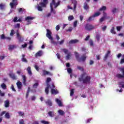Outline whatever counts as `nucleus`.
<instances>
[{"mask_svg":"<svg viewBox=\"0 0 124 124\" xmlns=\"http://www.w3.org/2000/svg\"><path fill=\"white\" fill-rule=\"evenodd\" d=\"M79 82H83V84H90L91 82V77L88 76L86 73H83L78 78Z\"/></svg>","mask_w":124,"mask_h":124,"instance_id":"f257e3e1","label":"nucleus"},{"mask_svg":"<svg viewBox=\"0 0 124 124\" xmlns=\"http://www.w3.org/2000/svg\"><path fill=\"white\" fill-rule=\"evenodd\" d=\"M46 36L49 39V40H50L51 44H53V45H57L58 43L54 41V39L53 38V37H52V32L48 29H46Z\"/></svg>","mask_w":124,"mask_h":124,"instance_id":"f03ea898","label":"nucleus"},{"mask_svg":"<svg viewBox=\"0 0 124 124\" xmlns=\"http://www.w3.org/2000/svg\"><path fill=\"white\" fill-rule=\"evenodd\" d=\"M75 57L77 61L80 62H85L86 60H87V57H86V55H83L81 58H80V54L78 53L77 52H75Z\"/></svg>","mask_w":124,"mask_h":124,"instance_id":"7ed1b4c3","label":"nucleus"},{"mask_svg":"<svg viewBox=\"0 0 124 124\" xmlns=\"http://www.w3.org/2000/svg\"><path fill=\"white\" fill-rule=\"evenodd\" d=\"M61 4V1H58L56 3V0H52V2L50 3V7H53V5L54 6V8H57V6H59Z\"/></svg>","mask_w":124,"mask_h":124,"instance_id":"20e7f679","label":"nucleus"},{"mask_svg":"<svg viewBox=\"0 0 124 124\" xmlns=\"http://www.w3.org/2000/svg\"><path fill=\"white\" fill-rule=\"evenodd\" d=\"M120 71L122 72L123 75L121 74H117L116 76V77L118 79H123V78H124V67L121 68Z\"/></svg>","mask_w":124,"mask_h":124,"instance_id":"39448f33","label":"nucleus"},{"mask_svg":"<svg viewBox=\"0 0 124 124\" xmlns=\"http://www.w3.org/2000/svg\"><path fill=\"white\" fill-rule=\"evenodd\" d=\"M16 38H17L19 42H23L24 41V38L19 33V30L16 31Z\"/></svg>","mask_w":124,"mask_h":124,"instance_id":"423d86ee","label":"nucleus"},{"mask_svg":"<svg viewBox=\"0 0 124 124\" xmlns=\"http://www.w3.org/2000/svg\"><path fill=\"white\" fill-rule=\"evenodd\" d=\"M93 29H94V26L91 24H87L85 25V30H86V31H93Z\"/></svg>","mask_w":124,"mask_h":124,"instance_id":"0eeeda50","label":"nucleus"},{"mask_svg":"<svg viewBox=\"0 0 124 124\" xmlns=\"http://www.w3.org/2000/svg\"><path fill=\"white\" fill-rule=\"evenodd\" d=\"M11 8H14V6L18 5V0H12V2L10 3Z\"/></svg>","mask_w":124,"mask_h":124,"instance_id":"6e6552de","label":"nucleus"},{"mask_svg":"<svg viewBox=\"0 0 124 124\" xmlns=\"http://www.w3.org/2000/svg\"><path fill=\"white\" fill-rule=\"evenodd\" d=\"M47 4L48 0H43V2H41L39 3V5H40L42 7L44 8L46 7Z\"/></svg>","mask_w":124,"mask_h":124,"instance_id":"1a4fd4ad","label":"nucleus"},{"mask_svg":"<svg viewBox=\"0 0 124 124\" xmlns=\"http://www.w3.org/2000/svg\"><path fill=\"white\" fill-rule=\"evenodd\" d=\"M46 75L52 76V73H51L50 72H48L47 71H46L45 70H43L42 76H46Z\"/></svg>","mask_w":124,"mask_h":124,"instance_id":"9d476101","label":"nucleus"},{"mask_svg":"<svg viewBox=\"0 0 124 124\" xmlns=\"http://www.w3.org/2000/svg\"><path fill=\"white\" fill-rule=\"evenodd\" d=\"M33 19H34V17H32V16H27L25 20L26 21H27L28 24L30 25L31 24V21L30 20H33Z\"/></svg>","mask_w":124,"mask_h":124,"instance_id":"9b49d317","label":"nucleus"},{"mask_svg":"<svg viewBox=\"0 0 124 124\" xmlns=\"http://www.w3.org/2000/svg\"><path fill=\"white\" fill-rule=\"evenodd\" d=\"M46 104L47 105V106H53V103L52 102V101L50 99H47L46 101L45 102Z\"/></svg>","mask_w":124,"mask_h":124,"instance_id":"f8f14e48","label":"nucleus"},{"mask_svg":"<svg viewBox=\"0 0 124 124\" xmlns=\"http://www.w3.org/2000/svg\"><path fill=\"white\" fill-rule=\"evenodd\" d=\"M83 8L85 10H89L90 9V6L87 4V2L84 3Z\"/></svg>","mask_w":124,"mask_h":124,"instance_id":"ddd939ff","label":"nucleus"},{"mask_svg":"<svg viewBox=\"0 0 124 124\" xmlns=\"http://www.w3.org/2000/svg\"><path fill=\"white\" fill-rule=\"evenodd\" d=\"M111 54V51L108 50L107 52V53L106 54L105 57H104V61H107V59H108V57H109V55Z\"/></svg>","mask_w":124,"mask_h":124,"instance_id":"4468645a","label":"nucleus"},{"mask_svg":"<svg viewBox=\"0 0 124 124\" xmlns=\"http://www.w3.org/2000/svg\"><path fill=\"white\" fill-rule=\"evenodd\" d=\"M51 94L56 95V94H58V93H59V91H58V89H51Z\"/></svg>","mask_w":124,"mask_h":124,"instance_id":"2eb2a0df","label":"nucleus"},{"mask_svg":"<svg viewBox=\"0 0 124 124\" xmlns=\"http://www.w3.org/2000/svg\"><path fill=\"white\" fill-rule=\"evenodd\" d=\"M78 42H79V40H71L69 42V44H75L76 43H78Z\"/></svg>","mask_w":124,"mask_h":124,"instance_id":"dca6fc26","label":"nucleus"},{"mask_svg":"<svg viewBox=\"0 0 124 124\" xmlns=\"http://www.w3.org/2000/svg\"><path fill=\"white\" fill-rule=\"evenodd\" d=\"M21 61L23 62H28V60L26 59V55H22Z\"/></svg>","mask_w":124,"mask_h":124,"instance_id":"f3484780","label":"nucleus"},{"mask_svg":"<svg viewBox=\"0 0 124 124\" xmlns=\"http://www.w3.org/2000/svg\"><path fill=\"white\" fill-rule=\"evenodd\" d=\"M46 87L45 88V91L46 94H49V89L50 88V84H47Z\"/></svg>","mask_w":124,"mask_h":124,"instance_id":"a211bd4d","label":"nucleus"},{"mask_svg":"<svg viewBox=\"0 0 124 124\" xmlns=\"http://www.w3.org/2000/svg\"><path fill=\"white\" fill-rule=\"evenodd\" d=\"M6 5L3 3H0V10H4L5 9Z\"/></svg>","mask_w":124,"mask_h":124,"instance_id":"6ab92c4d","label":"nucleus"},{"mask_svg":"<svg viewBox=\"0 0 124 124\" xmlns=\"http://www.w3.org/2000/svg\"><path fill=\"white\" fill-rule=\"evenodd\" d=\"M22 83L23 84H24V85H27V77H26V76L25 75H23L22 76Z\"/></svg>","mask_w":124,"mask_h":124,"instance_id":"aec40b11","label":"nucleus"},{"mask_svg":"<svg viewBox=\"0 0 124 124\" xmlns=\"http://www.w3.org/2000/svg\"><path fill=\"white\" fill-rule=\"evenodd\" d=\"M4 106L6 108L9 107V100H6L4 101Z\"/></svg>","mask_w":124,"mask_h":124,"instance_id":"412c9836","label":"nucleus"},{"mask_svg":"<svg viewBox=\"0 0 124 124\" xmlns=\"http://www.w3.org/2000/svg\"><path fill=\"white\" fill-rule=\"evenodd\" d=\"M16 86L18 89V90H21L22 89V82L20 81H18L16 83Z\"/></svg>","mask_w":124,"mask_h":124,"instance_id":"4be33fe9","label":"nucleus"},{"mask_svg":"<svg viewBox=\"0 0 124 124\" xmlns=\"http://www.w3.org/2000/svg\"><path fill=\"white\" fill-rule=\"evenodd\" d=\"M56 102L58 104L59 106L62 107V101L60 100L59 99H56L55 100Z\"/></svg>","mask_w":124,"mask_h":124,"instance_id":"5701e85b","label":"nucleus"},{"mask_svg":"<svg viewBox=\"0 0 124 124\" xmlns=\"http://www.w3.org/2000/svg\"><path fill=\"white\" fill-rule=\"evenodd\" d=\"M27 72H28L29 75H30V76H31V75H32V73L31 72V68L30 66H29L27 68Z\"/></svg>","mask_w":124,"mask_h":124,"instance_id":"b1692460","label":"nucleus"},{"mask_svg":"<svg viewBox=\"0 0 124 124\" xmlns=\"http://www.w3.org/2000/svg\"><path fill=\"white\" fill-rule=\"evenodd\" d=\"M36 57H41L42 56V51H39L35 54Z\"/></svg>","mask_w":124,"mask_h":124,"instance_id":"393cba45","label":"nucleus"},{"mask_svg":"<svg viewBox=\"0 0 124 124\" xmlns=\"http://www.w3.org/2000/svg\"><path fill=\"white\" fill-rule=\"evenodd\" d=\"M107 9L106 6H103L101 8L99 9V11H105Z\"/></svg>","mask_w":124,"mask_h":124,"instance_id":"a878e982","label":"nucleus"},{"mask_svg":"<svg viewBox=\"0 0 124 124\" xmlns=\"http://www.w3.org/2000/svg\"><path fill=\"white\" fill-rule=\"evenodd\" d=\"M110 32L111 33H112V34H116V32L115 31V27H112L111 29L110 30Z\"/></svg>","mask_w":124,"mask_h":124,"instance_id":"bb28decb","label":"nucleus"},{"mask_svg":"<svg viewBox=\"0 0 124 124\" xmlns=\"http://www.w3.org/2000/svg\"><path fill=\"white\" fill-rule=\"evenodd\" d=\"M9 76L12 78V79H13V80H15V79H16V77L14 74H10Z\"/></svg>","mask_w":124,"mask_h":124,"instance_id":"cd10ccee","label":"nucleus"},{"mask_svg":"<svg viewBox=\"0 0 124 124\" xmlns=\"http://www.w3.org/2000/svg\"><path fill=\"white\" fill-rule=\"evenodd\" d=\"M48 114L49 117H51V118L54 117V116H55V114H54L53 111H49L48 112Z\"/></svg>","mask_w":124,"mask_h":124,"instance_id":"c85d7f7f","label":"nucleus"},{"mask_svg":"<svg viewBox=\"0 0 124 124\" xmlns=\"http://www.w3.org/2000/svg\"><path fill=\"white\" fill-rule=\"evenodd\" d=\"M94 17L93 16H92L89 17V18L87 19V22H91V21H93V20H94Z\"/></svg>","mask_w":124,"mask_h":124,"instance_id":"c756f323","label":"nucleus"},{"mask_svg":"<svg viewBox=\"0 0 124 124\" xmlns=\"http://www.w3.org/2000/svg\"><path fill=\"white\" fill-rule=\"evenodd\" d=\"M101 13L99 12L95 13L93 15V16L94 17V18L95 17H98V16H99L100 15Z\"/></svg>","mask_w":124,"mask_h":124,"instance_id":"7c9ffc66","label":"nucleus"},{"mask_svg":"<svg viewBox=\"0 0 124 124\" xmlns=\"http://www.w3.org/2000/svg\"><path fill=\"white\" fill-rule=\"evenodd\" d=\"M58 113L61 115V116H63L64 114V111H62V109H59L58 110Z\"/></svg>","mask_w":124,"mask_h":124,"instance_id":"2f4dec72","label":"nucleus"},{"mask_svg":"<svg viewBox=\"0 0 124 124\" xmlns=\"http://www.w3.org/2000/svg\"><path fill=\"white\" fill-rule=\"evenodd\" d=\"M30 90H31V88L30 87L28 88V90L26 93V98H28L29 97V94L30 93Z\"/></svg>","mask_w":124,"mask_h":124,"instance_id":"473e14b6","label":"nucleus"},{"mask_svg":"<svg viewBox=\"0 0 124 124\" xmlns=\"http://www.w3.org/2000/svg\"><path fill=\"white\" fill-rule=\"evenodd\" d=\"M77 68H78V70H80V71L84 72V68H83L80 66H77Z\"/></svg>","mask_w":124,"mask_h":124,"instance_id":"72a5a7b5","label":"nucleus"},{"mask_svg":"<svg viewBox=\"0 0 124 124\" xmlns=\"http://www.w3.org/2000/svg\"><path fill=\"white\" fill-rule=\"evenodd\" d=\"M18 11L19 13H22L25 11V9H23L22 8H18Z\"/></svg>","mask_w":124,"mask_h":124,"instance_id":"f704fd0d","label":"nucleus"},{"mask_svg":"<svg viewBox=\"0 0 124 124\" xmlns=\"http://www.w3.org/2000/svg\"><path fill=\"white\" fill-rule=\"evenodd\" d=\"M5 117L6 119H10V115L9 114V113L7 112L5 115Z\"/></svg>","mask_w":124,"mask_h":124,"instance_id":"c9c22d12","label":"nucleus"},{"mask_svg":"<svg viewBox=\"0 0 124 124\" xmlns=\"http://www.w3.org/2000/svg\"><path fill=\"white\" fill-rule=\"evenodd\" d=\"M49 82H51V78H46V86H48V85H49Z\"/></svg>","mask_w":124,"mask_h":124,"instance_id":"e433bc0d","label":"nucleus"},{"mask_svg":"<svg viewBox=\"0 0 124 124\" xmlns=\"http://www.w3.org/2000/svg\"><path fill=\"white\" fill-rule=\"evenodd\" d=\"M123 29V26H117L116 27V30L117 31H120L121 30Z\"/></svg>","mask_w":124,"mask_h":124,"instance_id":"4c0bfd02","label":"nucleus"},{"mask_svg":"<svg viewBox=\"0 0 124 124\" xmlns=\"http://www.w3.org/2000/svg\"><path fill=\"white\" fill-rule=\"evenodd\" d=\"M43 7H41V5H39V6L38 4L37 9L38 11H42L43 10V9H42Z\"/></svg>","mask_w":124,"mask_h":124,"instance_id":"58836bf2","label":"nucleus"},{"mask_svg":"<svg viewBox=\"0 0 124 124\" xmlns=\"http://www.w3.org/2000/svg\"><path fill=\"white\" fill-rule=\"evenodd\" d=\"M68 19L69 21H72V20H74V17L73 16H68Z\"/></svg>","mask_w":124,"mask_h":124,"instance_id":"ea45409f","label":"nucleus"},{"mask_svg":"<svg viewBox=\"0 0 124 124\" xmlns=\"http://www.w3.org/2000/svg\"><path fill=\"white\" fill-rule=\"evenodd\" d=\"M50 12L51 13H53V14H56V11L54 10V8L50 7Z\"/></svg>","mask_w":124,"mask_h":124,"instance_id":"a19ab883","label":"nucleus"},{"mask_svg":"<svg viewBox=\"0 0 124 124\" xmlns=\"http://www.w3.org/2000/svg\"><path fill=\"white\" fill-rule=\"evenodd\" d=\"M41 123L42 124H50V123H49V122L48 121H45V120H42L41 121Z\"/></svg>","mask_w":124,"mask_h":124,"instance_id":"79ce46f5","label":"nucleus"},{"mask_svg":"<svg viewBox=\"0 0 124 124\" xmlns=\"http://www.w3.org/2000/svg\"><path fill=\"white\" fill-rule=\"evenodd\" d=\"M15 48V46L14 45H10L9 46V50H13Z\"/></svg>","mask_w":124,"mask_h":124,"instance_id":"37998d69","label":"nucleus"},{"mask_svg":"<svg viewBox=\"0 0 124 124\" xmlns=\"http://www.w3.org/2000/svg\"><path fill=\"white\" fill-rule=\"evenodd\" d=\"M1 87L2 89H3V90H6V85H5V84H4V83H2L1 85Z\"/></svg>","mask_w":124,"mask_h":124,"instance_id":"c03bdc74","label":"nucleus"},{"mask_svg":"<svg viewBox=\"0 0 124 124\" xmlns=\"http://www.w3.org/2000/svg\"><path fill=\"white\" fill-rule=\"evenodd\" d=\"M74 94V89H71V91H70V96H73Z\"/></svg>","mask_w":124,"mask_h":124,"instance_id":"a18cd8bd","label":"nucleus"},{"mask_svg":"<svg viewBox=\"0 0 124 124\" xmlns=\"http://www.w3.org/2000/svg\"><path fill=\"white\" fill-rule=\"evenodd\" d=\"M96 39H97V41H99V39H100V36L99 35V34H97L96 35Z\"/></svg>","mask_w":124,"mask_h":124,"instance_id":"49530a36","label":"nucleus"},{"mask_svg":"<svg viewBox=\"0 0 124 124\" xmlns=\"http://www.w3.org/2000/svg\"><path fill=\"white\" fill-rule=\"evenodd\" d=\"M67 72L68 73H69L70 74H71V73H72V69L70 68H68L67 69Z\"/></svg>","mask_w":124,"mask_h":124,"instance_id":"de8ad7c7","label":"nucleus"},{"mask_svg":"<svg viewBox=\"0 0 124 124\" xmlns=\"http://www.w3.org/2000/svg\"><path fill=\"white\" fill-rule=\"evenodd\" d=\"M119 85H120V86H122V88H124V81L119 82Z\"/></svg>","mask_w":124,"mask_h":124,"instance_id":"09e8293b","label":"nucleus"},{"mask_svg":"<svg viewBox=\"0 0 124 124\" xmlns=\"http://www.w3.org/2000/svg\"><path fill=\"white\" fill-rule=\"evenodd\" d=\"M105 20V17L102 16L101 18H100L99 22L100 23H102V22H103V21H104Z\"/></svg>","mask_w":124,"mask_h":124,"instance_id":"8fccbe9b","label":"nucleus"},{"mask_svg":"<svg viewBox=\"0 0 124 124\" xmlns=\"http://www.w3.org/2000/svg\"><path fill=\"white\" fill-rule=\"evenodd\" d=\"M14 23H16V22H18V17L17 16H16L14 17L13 19Z\"/></svg>","mask_w":124,"mask_h":124,"instance_id":"3c124183","label":"nucleus"},{"mask_svg":"<svg viewBox=\"0 0 124 124\" xmlns=\"http://www.w3.org/2000/svg\"><path fill=\"white\" fill-rule=\"evenodd\" d=\"M18 114L19 115V116H20V117H23V116H24V112H22V111H18Z\"/></svg>","mask_w":124,"mask_h":124,"instance_id":"603ef678","label":"nucleus"},{"mask_svg":"<svg viewBox=\"0 0 124 124\" xmlns=\"http://www.w3.org/2000/svg\"><path fill=\"white\" fill-rule=\"evenodd\" d=\"M37 87H38V83H35L33 85V88H35V89H36Z\"/></svg>","mask_w":124,"mask_h":124,"instance_id":"864d4df0","label":"nucleus"},{"mask_svg":"<svg viewBox=\"0 0 124 124\" xmlns=\"http://www.w3.org/2000/svg\"><path fill=\"white\" fill-rule=\"evenodd\" d=\"M62 51H63L65 54H67V53H68V50L65 48H63Z\"/></svg>","mask_w":124,"mask_h":124,"instance_id":"5fc2aeb1","label":"nucleus"},{"mask_svg":"<svg viewBox=\"0 0 124 124\" xmlns=\"http://www.w3.org/2000/svg\"><path fill=\"white\" fill-rule=\"evenodd\" d=\"M34 68L37 71H39V67L37 65H35Z\"/></svg>","mask_w":124,"mask_h":124,"instance_id":"6e6d98bb","label":"nucleus"},{"mask_svg":"<svg viewBox=\"0 0 124 124\" xmlns=\"http://www.w3.org/2000/svg\"><path fill=\"white\" fill-rule=\"evenodd\" d=\"M11 89H12V91H13V92H16V90L15 88H14V86L13 85V84H12Z\"/></svg>","mask_w":124,"mask_h":124,"instance_id":"4d7b16f0","label":"nucleus"},{"mask_svg":"<svg viewBox=\"0 0 124 124\" xmlns=\"http://www.w3.org/2000/svg\"><path fill=\"white\" fill-rule=\"evenodd\" d=\"M10 35L11 36H13L14 35V30L12 29L10 32Z\"/></svg>","mask_w":124,"mask_h":124,"instance_id":"13d9d810","label":"nucleus"},{"mask_svg":"<svg viewBox=\"0 0 124 124\" xmlns=\"http://www.w3.org/2000/svg\"><path fill=\"white\" fill-rule=\"evenodd\" d=\"M117 10H118V9L115 8L113 9V10L111 11V12H112V13H116V12H117Z\"/></svg>","mask_w":124,"mask_h":124,"instance_id":"bf43d9fd","label":"nucleus"},{"mask_svg":"<svg viewBox=\"0 0 124 124\" xmlns=\"http://www.w3.org/2000/svg\"><path fill=\"white\" fill-rule=\"evenodd\" d=\"M77 23H78L77 20H76V21L74 22V28H76V27H77Z\"/></svg>","mask_w":124,"mask_h":124,"instance_id":"052dcab7","label":"nucleus"},{"mask_svg":"<svg viewBox=\"0 0 124 124\" xmlns=\"http://www.w3.org/2000/svg\"><path fill=\"white\" fill-rule=\"evenodd\" d=\"M73 30V28H72V27H69V29L66 31H72Z\"/></svg>","mask_w":124,"mask_h":124,"instance_id":"680f3d73","label":"nucleus"},{"mask_svg":"<svg viewBox=\"0 0 124 124\" xmlns=\"http://www.w3.org/2000/svg\"><path fill=\"white\" fill-rule=\"evenodd\" d=\"M56 31H60V25H57L56 26Z\"/></svg>","mask_w":124,"mask_h":124,"instance_id":"e2e57ef3","label":"nucleus"},{"mask_svg":"<svg viewBox=\"0 0 124 124\" xmlns=\"http://www.w3.org/2000/svg\"><path fill=\"white\" fill-rule=\"evenodd\" d=\"M120 63L121 64H123V63H124V58L121 59V60L120 61Z\"/></svg>","mask_w":124,"mask_h":124,"instance_id":"0e129e2a","label":"nucleus"},{"mask_svg":"<svg viewBox=\"0 0 124 124\" xmlns=\"http://www.w3.org/2000/svg\"><path fill=\"white\" fill-rule=\"evenodd\" d=\"M24 123H25V121L23 119H21L19 121V124H24Z\"/></svg>","mask_w":124,"mask_h":124,"instance_id":"69168bd1","label":"nucleus"},{"mask_svg":"<svg viewBox=\"0 0 124 124\" xmlns=\"http://www.w3.org/2000/svg\"><path fill=\"white\" fill-rule=\"evenodd\" d=\"M0 38H1V39H5V36L4 35V34H1V36H0Z\"/></svg>","mask_w":124,"mask_h":124,"instance_id":"338daca9","label":"nucleus"},{"mask_svg":"<svg viewBox=\"0 0 124 124\" xmlns=\"http://www.w3.org/2000/svg\"><path fill=\"white\" fill-rule=\"evenodd\" d=\"M80 50L82 51V52H85L86 51V48L82 47L80 48Z\"/></svg>","mask_w":124,"mask_h":124,"instance_id":"774afa93","label":"nucleus"}]
</instances>
